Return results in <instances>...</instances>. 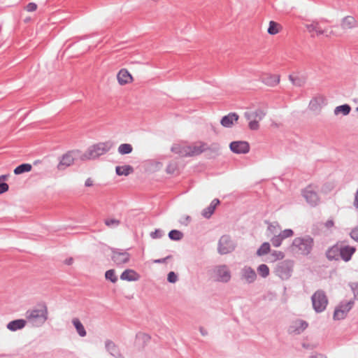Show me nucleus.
Returning a JSON list of instances; mask_svg holds the SVG:
<instances>
[{"label": "nucleus", "instance_id": "obj_1", "mask_svg": "<svg viewBox=\"0 0 358 358\" xmlns=\"http://www.w3.org/2000/svg\"><path fill=\"white\" fill-rule=\"evenodd\" d=\"M314 247V239L309 235L295 238L292 244L287 248L291 252H297L303 256L310 254Z\"/></svg>", "mask_w": 358, "mask_h": 358}, {"label": "nucleus", "instance_id": "obj_2", "mask_svg": "<svg viewBox=\"0 0 358 358\" xmlns=\"http://www.w3.org/2000/svg\"><path fill=\"white\" fill-rule=\"evenodd\" d=\"M48 307L44 302L39 303L32 309L26 311V319L36 327L42 326L48 320Z\"/></svg>", "mask_w": 358, "mask_h": 358}, {"label": "nucleus", "instance_id": "obj_3", "mask_svg": "<svg viewBox=\"0 0 358 358\" xmlns=\"http://www.w3.org/2000/svg\"><path fill=\"white\" fill-rule=\"evenodd\" d=\"M110 141L100 142L90 146L87 150L80 157L81 160H92L99 158L108 152L112 148Z\"/></svg>", "mask_w": 358, "mask_h": 358}, {"label": "nucleus", "instance_id": "obj_4", "mask_svg": "<svg viewBox=\"0 0 358 358\" xmlns=\"http://www.w3.org/2000/svg\"><path fill=\"white\" fill-rule=\"evenodd\" d=\"M313 308L317 313L324 311L329 303L325 292L323 289H317L311 296Z\"/></svg>", "mask_w": 358, "mask_h": 358}, {"label": "nucleus", "instance_id": "obj_5", "mask_svg": "<svg viewBox=\"0 0 358 358\" xmlns=\"http://www.w3.org/2000/svg\"><path fill=\"white\" fill-rule=\"evenodd\" d=\"M294 262L291 259H285L278 263L275 273L280 279L288 280L292 273Z\"/></svg>", "mask_w": 358, "mask_h": 358}, {"label": "nucleus", "instance_id": "obj_6", "mask_svg": "<svg viewBox=\"0 0 358 358\" xmlns=\"http://www.w3.org/2000/svg\"><path fill=\"white\" fill-rule=\"evenodd\" d=\"M354 303L353 300L341 301L334 309L333 319L334 320H344L348 312L352 308Z\"/></svg>", "mask_w": 358, "mask_h": 358}, {"label": "nucleus", "instance_id": "obj_7", "mask_svg": "<svg viewBox=\"0 0 358 358\" xmlns=\"http://www.w3.org/2000/svg\"><path fill=\"white\" fill-rule=\"evenodd\" d=\"M236 245L230 236L223 235L220 237L217 243V252L220 255H227L232 252L236 249Z\"/></svg>", "mask_w": 358, "mask_h": 358}, {"label": "nucleus", "instance_id": "obj_8", "mask_svg": "<svg viewBox=\"0 0 358 358\" xmlns=\"http://www.w3.org/2000/svg\"><path fill=\"white\" fill-rule=\"evenodd\" d=\"M110 250L112 252L111 259L117 267H122L129 262L131 255L127 251L115 248H110Z\"/></svg>", "mask_w": 358, "mask_h": 358}, {"label": "nucleus", "instance_id": "obj_9", "mask_svg": "<svg viewBox=\"0 0 358 358\" xmlns=\"http://www.w3.org/2000/svg\"><path fill=\"white\" fill-rule=\"evenodd\" d=\"M229 149L235 154H247L250 152V146L248 141H234L229 143Z\"/></svg>", "mask_w": 358, "mask_h": 358}, {"label": "nucleus", "instance_id": "obj_10", "mask_svg": "<svg viewBox=\"0 0 358 358\" xmlns=\"http://www.w3.org/2000/svg\"><path fill=\"white\" fill-rule=\"evenodd\" d=\"M343 242L340 241V259L345 262H348L352 259L353 255L356 252V248L349 245H343Z\"/></svg>", "mask_w": 358, "mask_h": 358}, {"label": "nucleus", "instance_id": "obj_11", "mask_svg": "<svg viewBox=\"0 0 358 358\" xmlns=\"http://www.w3.org/2000/svg\"><path fill=\"white\" fill-rule=\"evenodd\" d=\"M76 152H78V151H76ZM75 153V151H69L60 157L59 162L57 166V169L59 171L64 170L66 168L72 165L75 160V157H73Z\"/></svg>", "mask_w": 358, "mask_h": 358}, {"label": "nucleus", "instance_id": "obj_12", "mask_svg": "<svg viewBox=\"0 0 358 358\" xmlns=\"http://www.w3.org/2000/svg\"><path fill=\"white\" fill-rule=\"evenodd\" d=\"M340 255V241L336 242L334 245L329 247L325 252L326 258L330 261H339Z\"/></svg>", "mask_w": 358, "mask_h": 358}, {"label": "nucleus", "instance_id": "obj_13", "mask_svg": "<svg viewBox=\"0 0 358 358\" xmlns=\"http://www.w3.org/2000/svg\"><path fill=\"white\" fill-rule=\"evenodd\" d=\"M303 196L307 203L313 207L316 206L320 202V198L317 193L309 188H306L303 192Z\"/></svg>", "mask_w": 358, "mask_h": 358}, {"label": "nucleus", "instance_id": "obj_14", "mask_svg": "<svg viewBox=\"0 0 358 358\" xmlns=\"http://www.w3.org/2000/svg\"><path fill=\"white\" fill-rule=\"evenodd\" d=\"M241 279L245 280L248 284L254 282L257 278L255 271L250 266H245L241 271Z\"/></svg>", "mask_w": 358, "mask_h": 358}, {"label": "nucleus", "instance_id": "obj_15", "mask_svg": "<svg viewBox=\"0 0 358 358\" xmlns=\"http://www.w3.org/2000/svg\"><path fill=\"white\" fill-rule=\"evenodd\" d=\"M238 119L239 115L236 113L231 112L221 118L220 124L225 128H231Z\"/></svg>", "mask_w": 358, "mask_h": 358}, {"label": "nucleus", "instance_id": "obj_16", "mask_svg": "<svg viewBox=\"0 0 358 358\" xmlns=\"http://www.w3.org/2000/svg\"><path fill=\"white\" fill-rule=\"evenodd\" d=\"M141 275L135 270L125 269L120 275V279L128 282H134L140 279Z\"/></svg>", "mask_w": 358, "mask_h": 358}, {"label": "nucleus", "instance_id": "obj_17", "mask_svg": "<svg viewBox=\"0 0 358 358\" xmlns=\"http://www.w3.org/2000/svg\"><path fill=\"white\" fill-rule=\"evenodd\" d=\"M218 281L222 282H228L231 279V272L226 265H221L217 271Z\"/></svg>", "mask_w": 358, "mask_h": 358}, {"label": "nucleus", "instance_id": "obj_18", "mask_svg": "<svg viewBox=\"0 0 358 358\" xmlns=\"http://www.w3.org/2000/svg\"><path fill=\"white\" fill-rule=\"evenodd\" d=\"M117 79L120 85H124L131 83L133 80L131 74L126 69H122L119 71L117 75Z\"/></svg>", "mask_w": 358, "mask_h": 358}, {"label": "nucleus", "instance_id": "obj_19", "mask_svg": "<svg viewBox=\"0 0 358 358\" xmlns=\"http://www.w3.org/2000/svg\"><path fill=\"white\" fill-rule=\"evenodd\" d=\"M220 203V201L218 199H214L210 203V205L205 208L202 212L201 215L206 218L209 219L213 215L216 207Z\"/></svg>", "mask_w": 358, "mask_h": 358}, {"label": "nucleus", "instance_id": "obj_20", "mask_svg": "<svg viewBox=\"0 0 358 358\" xmlns=\"http://www.w3.org/2000/svg\"><path fill=\"white\" fill-rule=\"evenodd\" d=\"M308 326V323L303 320H299L295 322L294 325H292L289 328V333H295L296 334H300L303 332Z\"/></svg>", "mask_w": 358, "mask_h": 358}, {"label": "nucleus", "instance_id": "obj_21", "mask_svg": "<svg viewBox=\"0 0 358 358\" xmlns=\"http://www.w3.org/2000/svg\"><path fill=\"white\" fill-rule=\"evenodd\" d=\"M107 351L115 358H124L119 348L112 341H106L105 343Z\"/></svg>", "mask_w": 358, "mask_h": 358}, {"label": "nucleus", "instance_id": "obj_22", "mask_svg": "<svg viewBox=\"0 0 358 358\" xmlns=\"http://www.w3.org/2000/svg\"><path fill=\"white\" fill-rule=\"evenodd\" d=\"M27 324V321L24 319H17L9 322L6 327L10 331H16L23 329Z\"/></svg>", "mask_w": 358, "mask_h": 358}, {"label": "nucleus", "instance_id": "obj_23", "mask_svg": "<svg viewBox=\"0 0 358 358\" xmlns=\"http://www.w3.org/2000/svg\"><path fill=\"white\" fill-rule=\"evenodd\" d=\"M262 82L268 86H275L280 82V76L276 74L266 75L262 78Z\"/></svg>", "mask_w": 358, "mask_h": 358}, {"label": "nucleus", "instance_id": "obj_24", "mask_svg": "<svg viewBox=\"0 0 358 358\" xmlns=\"http://www.w3.org/2000/svg\"><path fill=\"white\" fill-rule=\"evenodd\" d=\"M134 171V167L131 165L117 166L115 167V173L119 176H127L132 173Z\"/></svg>", "mask_w": 358, "mask_h": 358}, {"label": "nucleus", "instance_id": "obj_25", "mask_svg": "<svg viewBox=\"0 0 358 358\" xmlns=\"http://www.w3.org/2000/svg\"><path fill=\"white\" fill-rule=\"evenodd\" d=\"M357 21L352 16L348 15L342 19L341 27L343 29H352L356 26Z\"/></svg>", "mask_w": 358, "mask_h": 358}, {"label": "nucleus", "instance_id": "obj_26", "mask_svg": "<svg viewBox=\"0 0 358 358\" xmlns=\"http://www.w3.org/2000/svg\"><path fill=\"white\" fill-rule=\"evenodd\" d=\"M72 324L74 326L75 329H76L78 334L80 337H85L86 336V334H87L86 330H85L83 324H82V322H80V320L78 318H77V317L73 318L72 320Z\"/></svg>", "mask_w": 358, "mask_h": 358}, {"label": "nucleus", "instance_id": "obj_27", "mask_svg": "<svg viewBox=\"0 0 358 358\" xmlns=\"http://www.w3.org/2000/svg\"><path fill=\"white\" fill-rule=\"evenodd\" d=\"M191 151L189 152V155H199L208 150V145L205 143H201L200 145H194L189 147Z\"/></svg>", "mask_w": 358, "mask_h": 358}, {"label": "nucleus", "instance_id": "obj_28", "mask_svg": "<svg viewBox=\"0 0 358 358\" xmlns=\"http://www.w3.org/2000/svg\"><path fill=\"white\" fill-rule=\"evenodd\" d=\"M32 169L31 164L29 163H22L18 166H17L13 172L15 175H20L24 173H28L31 171Z\"/></svg>", "mask_w": 358, "mask_h": 358}, {"label": "nucleus", "instance_id": "obj_29", "mask_svg": "<svg viewBox=\"0 0 358 358\" xmlns=\"http://www.w3.org/2000/svg\"><path fill=\"white\" fill-rule=\"evenodd\" d=\"M350 111H351V106L348 103H345V104L336 106L335 108L334 112L336 115L342 114L343 115L345 116V115H348L350 113Z\"/></svg>", "mask_w": 358, "mask_h": 358}, {"label": "nucleus", "instance_id": "obj_30", "mask_svg": "<svg viewBox=\"0 0 358 358\" xmlns=\"http://www.w3.org/2000/svg\"><path fill=\"white\" fill-rule=\"evenodd\" d=\"M271 252V245L268 242H264L260 247L257 250L256 255L258 257L267 255Z\"/></svg>", "mask_w": 358, "mask_h": 358}, {"label": "nucleus", "instance_id": "obj_31", "mask_svg": "<svg viewBox=\"0 0 358 358\" xmlns=\"http://www.w3.org/2000/svg\"><path fill=\"white\" fill-rule=\"evenodd\" d=\"M168 236L171 241H178L183 238V233L178 229H172L169 232Z\"/></svg>", "mask_w": 358, "mask_h": 358}, {"label": "nucleus", "instance_id": "obj_32", "mask_svg": "<svg viewBox=\"0 0 358 358\" xmlns=\"http://www.w3.org/2000/svg\"><path fill=\"white\" fill-rule=\"evenodd\" d=\"M132 150L133 147L129 143H122L120 145L117 149L118 152L122 155L130 154Z\"/></svg>", "mask_w": 358, "mask_h": 358}, {"label": "nucleus", "instance_id": "obj_33", "mask_svg": "<svg viewBox=\"0 0 358 358\" xmlns=\"http://www.w3.org/2000/svg\"><path fill=\"white\" fill-rule=\"evenodd\" d=\"M280 27V24L275 21H270L269 25L267 29L268 33L270 35H275L279 32V27Z\"/></svg>", "mask_w": 358, "mask_h": 358}, {"label": "nucleus", "instance_id": "obj_34", "mask_svg": "<svg viewBox=\"0 0 358 358\" xmlns=\"http://www.w3.org/2000/svg\"><path fill=\"white\" fill-rule=\"evenodd\" d=\"M105 278L106 280L111 282L112 283H115L118 278L115 274V269H109L105 273Z\"/></svg>", "mask_w": 358, "mask_h": 358}, {"label": "nucleus", "instance_id": "obj_35", "mask_svg": "<svg viewBox=\"0 0 358 358\" xmlns=\"http://www.w3.org/2000/svg\"><path fill=\"white\" fill-rule=\"evenodd\" d=\"M257 271L259 275L260 276H262V278H266L269 275V273H270L269 268L265 264H260L257 267Z\"/></svg>", "mask_w": 358, "mask_h": 358}, {"label": "nucleus", "instance_id": "obj_36", "mask_svg": "<svg viewBox=\"0 0 358 358\" xmlns=\"http://www.w3.org/2000/svg\"><path fill=\"white\" fill-rule=\"evenodd\" d=\"M150 338H151L150 336L148 334L138 332L136 334V339L138 340V341H141L144 345L146 344L148 342H149Z\"/></svg>", "mask_w": 358, "mask_h": 358}, {"label": "nucleus", "instance_id": "obj_37", "mask_svg": "<svg viewBox=\"0 0 358 358\" xmlns=\"http://www.w3.org/2000/svg\"><path fill=\"white\" fill-rule=\"evenodd\" d=\"M322 100V98H321V97L313 98V99L310 100V101L309 103V108L311 110H316L317 109L319 108L320 105V101Z\"/></svg>", "mask_w": 358, "mask_h": 358}, {"label": "nucleus", "instance_id": "obj_38", "mask_svg": "<svg viewBox=\"0 0 358 358\" xmlns=\"http://www.w3.org/2000/svg\"><path fill=\"white\" fill-rule=\"evenodd\" d=\"M283 238L281 236V235L279 234L278 235H274L271 238V242L272 243V245L275 247V248H278V247H280L282 244V242L283 241Z\"/></svg>", "mask_w": 358, "mask_h": 358}, {"label": "nucleus", "instance_id": "obj_39", "mask_svg": "<svg viewBox=\"0 0 358 358\" xmlns=\"http://www.w3.org/2000/svg\"><path fill=\"white\" fill-rule=\"evenodd\" d=\"M104 223L107 227H115L120 224V221L117 219H113H113H106L104 220Z\"/></svg>", "mask_w": 358, "mask_h": 358}, {"label": "nucleus", "instance_id": "obj_40", "mask_svg": "<svg viewBox=\"0 0 358 358\" xmlns=\"http://www.w3.org/2000/svg\"><path fill=\"white\" fill-rule=\"evenodd\" d=\"M164 231L160 229H156L154 231H152L150 234V237L153 239L160 238L164 236Z\"/></svg>", "mask_w": 358, "mask_h": 358}, {"label": "nucleus", "instance_id": "obj_41", "mask_svg": "<svg viewBox=\"0 0 358 358\" xmlns=\"http://www.w3.org/2000/svg\"><path fill=\"white\" fill-rule=\"evenodd\" d=\"M271 256L273 257V261L281 260L285 257L284 252L278 250H273L271 252Z\"/></svg>", "mask_w": 358, "mask_h": 358}, {"label": "nucleus", "instance_id": "obj_42", "mask_svg": "<svg viewBox=\"0 0 358 358\" xmlns=\"http://www.w3.org/2000/svg\"><path fill=\"white\" fill-rule=\"evenodd\" d=\"M289 78L291 80V82L292 83V84L296 86L300 87L303 83V81L301 78H298L297 76H294L292 75H289Z\"/></svg>", "mask_w": 358, "mask_h": 358}, {"label": "nucleus", "instance_id": "obj_43", "mask_svg": "<svg viewBox=\"0 0 358 358\" xmlns=\"http://www.w3.org/2000/svg\"><path fill=\"white\" fill-rule=\"evenodd\" d=\"M178 279V275L174 271H170L167 275V281L170 283L176 282Z\"/></svg>", "mask_w": 358, "mask_h": 358}, {"label": "nucleus", "instance_id": "obj_44", "mask_svg": "<svg viewBox=\"0 0 358 358\" xmlns=\"http://www.w3.org/2000/svg\"><path fill=\"white\" fill-rule=\"evenodd\" d=\"M280 234L283 239H285L287 238L292 237L294 235V231L292 229H285L282 231Z\"/></svg>", "mask_w": 358, "mask_h": 358}, {"label": "nucleus", "instance_id": "obj_45", "mask_svg": "<svg viewBox=\"0 0 358 358\" xmlns=\"http://www.w3.org/2000/svg\"><path fill=\"white\" fill-rule=\"evenodd\" d=\"M350 236L352 239L356 242H358V225L352 229L351 231L350 232Z\"/></svg>", "mask_w": 358, "mask_h": 358}, {"label": "nucleus", "instance_id": "obj_46", "mask_svg": "<svg viewBox=\"0 0 358 358\" xmlns=\"http://www.w3.org/2000/svg\"><path fill=\"white\" fill-rule=\"evenodd\" d=\"M176 169V164L175 163H169L166 168V172L169 174H173Z\"/></svg>", "mask_w": 358, "mask_h": 358}, {"label": "nucleus", "instance_id": "obj_47", "mask_svg": "<svg viewBox=\"0 0 358 358\" xmlns=\"http://www.w3.org/2000/svg\"><path fill=\"white\" fill-rule=\"evenodd\" d=\"M254 115L255 117H258L259 120H262L266 115V113H264L263 110L258 108L254 112Z\"/></svg>", "mask_w": 358, "mask_h": 358}, {"label": "nucleus", "instance_id": "obj_48", "mask_svg": "<svg viewBox=\"0 0 358 358\" xmlns=\"http://www.w3.org/2000/svg\"><path fill=\"white\" fill-rule=\"evenodd\" d=\"M248 126H249L250 129H251L252 131H256L259 127V122L257 120H252V121H250L249 122Z\"/></svg>", "mask_w": 358, "mask_h": 358}, {"label": "nucleus", "instance_id": "obj_49", "mask_svg": "<svg viewBox=\"0 0 358 358\" xmlns=\"http://www.w3.org/2000/svg\"><path fill=\"white\" fill-rule=\"evenodd\" d=\"M8 189L9 186L6 182H0V195L6 192Z\"/></svg>", "mask_w": 358, "mask_h": 358}, {"label": "nucleus", "instance_id": "obj_50", "mask_svg": "<svg viewBox=\"0 0 358 358\" xmlns=\"http://www.w3.org/2000/svg\"><path fill=\"white\" fill-rule=\"evenodd\" d=\"M37 9V5L34 2H30L26 6V10L28 12H33Z\"/></svg>", "mask_w": 358, "mask_h": 358}, {"label": "nucleus", "instance_id": "obj_51", "mask_svg": "<svg viewBox=\"0 0 358 358\" xmlns=\"http://www.w3.org/2000/svg\"><path fill=\"white\" fill-rule=\"evenodd\" d=\"M220 145L217 143L213 144L210 147H208L207 150H210V152L217 154L220 150Z\"/></svg>", "mask_w": 358, "mask_h": 358}, {"label": "nucleus", "instance_id": "obj_52", "mask_svg": "<svg viewBox=\"0 0 358 358\" xmlns=\"http://www.w3.org/2000/svg\"><path fill=\"white\" fill-rule=\"evenodd\" d=\"M191 220H192L191 217L189 215H186L180 220V222L182 225L187 226L189 224V222H191Z\"/></svg>", "mask_w": 358, "mask_h": 358}, {"label": "nucleus", "instance_id": "obj_53", "mask_svg": "<svg viewBox=\"0 0 358 358\" xmlns=\"http://www.w3.org/2000/svg\"><path fill=\"white\" fill-rule=\"evenodd\" d=\"M172 257L171 255H168L166 256V257L164 258H161V259H155L154 260V262L155 264H162V263H165L166 262V260L171 259Z\"/></svg>", "mask_w": 358, "mask_h": 358}, {"label": "nucleus", "instance_id": "obj_54", "mask_svg": "<svg viewBox=\"0 0 358 358\" xmlns=\"http://www.w3.org/2000/svg\"><path fill=\"white\" fill-rule=\"evenodd\" d=\"M266 223L268 224V230L272 233V234H274L276 232V226L274 225L272 223H270L269 222H266Z\"/></svg>", "mask_w": 358, "mask_h": 358}, {"label": "nucleus", "instance_id": "obj_55", "mask_svg": "<svg viewBox=\"0 0 358 358\" xmlns=\"http://www.w3.org/2000/svg\"><path fill=\"white\" fill-rule=\"evenodd\" d=\"M306 29L309 32H311L316 30V27L313 24H310L306 25Z\"/></svg>", "mask_w": 358, "mask_h": 358}, {"label": "nucleus", "instance_id": "obj_56", "mask_svg": "<svg viewBox=\"0 0 358 358\" xmlns=\"http://www.w3.org/2000/svg\"><path fill=\"white\" fill-rule=\"evenodd\" d=\"M92 185H93V180L90 178H88L85 182V187H91Z\"/></svg>", "mask_w": 358, "mask_h": 358}, {"label": "nucleus", "instance_id": "obj_57", "mask_svg": "<svg viewBox=\"0 0 358 358\" xmlns=\"http://www.w3.org/2000/svg\"><path fill=\"white\" fill-rule=\"evenodd\" d=\"M73 262V259L72 257L67 258L64 260V264L66 265H71Z\"/></svg>", "mask_w": 358, "mask_h": 358}, {"label": "nucleus", "instance_id": "obj_58", "mask_svg": "<svg viewBox=\"0 0 358 358\" xmlns=\"http://www.w3.org/2000/svg\"><path fill=\"white\" fill-rule=\"evenodd\" d=\"M334 221L333 220H328L326 223H325V226L327 227V228H329V227H331L334 226Z\"/></svg>", "mask_w": 358, "mask_h": 358}, {"label": "nucleus", "instance_id": "obj_59", "mask_svg": "<svg viewBox=\"0 0 358 358\" xmlns=\"http://www.w3.org/2000/svg\"><path fill=\"white\" fill-rule=\"evenodd\" d=\"M9 177V174H3L0 176V182H5Z\"/></svg>", "mask_w": 358, "mask_h": 358}, {"label": "nucleus", "instance_id": "obj_60", "mask_svg": "<svg viewBox=\"0 0 358 358\" xmlns=\"http://www.w3.org/2000/svg\"><path fill=\"white\" fill-rule=\"evenodd\" d=\"M199 331L202 336H206L208 334V331L202 327H200Z\"/></svg>", "mask_w": 358, "mask_h": 358}, {"label": "nucleus", "instance_id": "obj_61", "mask_svg": "<svg viewBox=\"0 0 358 358\" xmlns=\"http://www.w3.org/2000/svg\"><path fill=\"white\" fill-rule=\"evenodd\" d=\"M310 358H325L322 355L319 354L316 355H312L310 357Z\"/></svg>", "mask_w": 358, "mask_h": 358}, {"label": "nucleus", "instance_id": "obj_62", "mask_svg": "<svg viewBox=\"0 0 358 358\" xmlns=\"http://www.w3.org/2000/svg\"><path fill=\"white\" fill-rule=\"evenodd\" d=\"M315 31L317 32V35H322V34H323L324 33V30H322V29L317 30L316 29Z\"/></svg>", "mask_w": 358, "mask_h": 358}, {"label": "nucleus", "instance_id": "obj_63", "mask_svg": "<svg viewBox=\"0 0 358 358\" xmlns=\"http://www.w3.org/2000/svg\"><path fill=\"white\" fill-rule=\"evenodd\" d=\"M245 116L248 119H250V115H249L248 113H245Z\"/></svg>", "mask_w": 358, "mask_h": 358}, {"label": "nucleus", "instance_id": "obj_64", "mask_svg": "<svg viewBox=\"0 0 358 358\" xmlns=\"http://www.w3.org/2000/svg\"><path fill=\"white\" fill-rule=\"evenodd\" d=\"M39 161L38 160H36L34 162V164H38Z\"/></svg>", "mask_w": 358, "mask_h": 358}]
</instances>
